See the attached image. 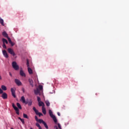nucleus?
Here are the masks:
<instances>
[{"instance_id":"c85d7f7f","label":"nucleus","mask_w":129,"mask_h":129,"mask_svg":"<svg viewBox=\"0 0 129 129\" xmlns=\"http://www.w3.org/2000/svg\"><path fill=\"white\" fill-rule=\"evenodd\" d=\"M36 126H37V127H38L39 128H40L41 127V125H40V124H39V123H36Z\"/></svg>"},{"instance_id":"f704fd0d","label":"nucleus","mask_w":129,"mask_h":129,"mask_svg":"<svg viewBox=\"0 0 129 129\" xmlns=\"http://www.w3.org/2000/svg\"><path fill=\"white\" fill-rule=\"evenodd\" d=\"M35 120H36V121H38L39 119L38 118V117L37 116H35Z\"/></svg>"},{"instance_id":"ea45409f","label":"nucleus","mask_w":129,"mask_h":129,"mask_svg":"<svg viewBox=\"0 0 129 129\" xmlns=\"http://www.w3.org/2000/svg\"><path fill=\"white\" fill-rule=\"evenodd\" d=\"M39 129H42V127H40V128H39Z\"/></svg>"},{"instance_id":"c756f323","label":"nucleus","mask_w":129,"mask_h":129,"mask_svg":"<svg viewBox=\"0 0 129 129\" xmlns=\"http://www.w3.org/2000/svg\"><path fill=\"white\" fill-rule=\"evenodd\" d=\"M27 66L28 68L30 67V64H29V59H27Z\"/></svg>"},{"instance_id":"7ed1b4c3","label":"nucleus","mask_w":129,"mask_h":129,"mask_svg":"<svg viewBox=\"0 0 129 129\" xmlns=\"http://www.w3.org/2000/svg\"><path fill=\"white\" fill-rule=\"evenodd\" d=\"M12 67L16 71H18L19 69H20V67L19 65H18V63H17V62L16 61L12 62Z\"/></svg>"},{"instance_id":"7c9ffc66","label":"nucleus","mask_w":129,"mask_h":129,"mask_svg":"<svg viewBox=\"0 0 129 129\" xmlns=\"http://www.w3.org/2000/svg\"><path fill=\"white\" fill-rule=\"evenodd\" d=\"M12 95L14 97V98H16V93H12Z\"/></svg>"},{"instance_id":"2eb2a0df","label":"nucleus","mask_w":129,"mask_h":129,"mask_svg":"<svg viewBox=\"0 0 129 129\" xmlns=\"http://www.w3.org/2000/svg\"><path fill=\"white\" fill-rule=\"evenodd\" d=\"M8 41L12 47L15 45V43L12 42V39H11V38H8Z\"/></svg>"},{"instance_id":"aec40b11","label":"nucleus","mask_w":129,"mask_h":129,"mask_svg":"<svg viewBox=\"0 0 129 129\" xmlns=\"http://www.w3.org/2000/svg\"><path fill=\"white\" fill-rule=\"evenodd\" d=\"M25 104H28L29 106H31V105H32V100H30L29 102H26Z\"/></svg>"},{"instance_id":"f8f14e48","label":"nucleus","mask_w":129,"mask_h":129,"mask_svg":"<svg viewBox=\"0 0 129 129\" xmlns=\"http://www.w3.org/2000/svg\"><path fill=\"white\" fill-rule=\"evenodd\" d=\"M2 97L3 98V99H7V98H8V94H7L6 93H3Z\"/></svg>"},{"instance_id":"c9c22d12","label":"nucleus","mask_w":129,"mask_h":129,"mask_svg":"<svg viewBox=\"0 0 129 129\" xmlns=\"http://www.w3.org/2000/svg\"><path fill=\"white\" fill-rule=\"evenodd\" d=\"M57 115H58V116H60V113L59 112H57Z\"/></svg>"},{"instance_id":"4be33fe9","label":"nucleus","mask_w":129,"mask_h":129,"mask_svg":"<svg viewBox=\"0 0 129 129\" xmlns=\"http://www.w3.org/2000/svg\"><path fill=\"white\" fill-rule=\"evenodd\" d=\"M17 105L18 107L19 108V109H22V106H21L20 103H17Z\"/></svg>"},{"instance_id":"0eeeda50","label":"nucleus","mask_w":129,"mask_h":129,"mask_svg":"<svg viewBox=\"0 0 129 129\" xmlns=\"http://www.w3.org/2000/svg\"><path fill=\"white\" fill-rule=\"evenodd\" d=\"M1 88H0V94L4 93V91H6V90H7V87L5 85H2Z\"/></svg>"},{"instance_id":"412c9836","label":"nucleus","mask_w":129,"mask_h":129,"mask_svg":"<svg viewBox=\"0 0 129 129\" xmlns=\"http://www.w3.org/2000/svg\"><path fill=\"white\" fill-rule=\"evenodd\" d=\"M20 120H21V122H22L23 124H25V119H22L21 117L18 118Z\"/></svg>"},{"instance_id":"2f4dec72","label":"nucleus","mask_w":129,"mask_h":129,"mask_svg":"<svg viewBox=\"0 0 129 129\" xmlns=\"http://www.w3.org/2000/svg\"><path fill=\"white\" fill-rule=\"evenodd\" d=\"M37 101H38V102H41V98L39 96H37Z\"/></svg>"},{"instance_id":"393cba45","label":"nucleus","mask_w":129,"mask_h":129,"mask_svg":"<svg viewBox=\"0 0 129 129\" xmlns=\"http://www.w3.org/2000/svg\"><path fill=\"white\" fill-rule=\"evenodd\" d=\"M23 117L24 118H29V117H28V115L25 113H23Z\"/></svg>"},{"instance_id":"473e14b6","label":"nucleus","mask_w":129,"mask_h":129,"mask_svg":"<svg viewBox=\"0 0 129 129\" xmlns=\"http://www.w3.org/2000/svg\"><path fill=\"white\" fill-rule=\"evenodd\" d=\"M3 47L4 48V49H7V46L6 45V44H3Z\"/></svg>"},{"instance_id":"f03ea898","label":"nucleus","mask_w":129,"mask_h":129,"mask_svg":"<svg viewBox=\"0 0 129 129\" xmlns=\"http://www.w3.org/2000/svg\"><path fill=\"white\" fill-rule=\"evenodd\" d=\"M49 114L55 123H57V118H56V116L53 114V112H52V110H49Z\"/></svg>"},{"instance_id":"dca6fc26","label":"nucleus","mask_w":129,"mask_h":129,"mask_svg":"<svg viewBox=\"0 0 129 129\" xmlns=\"http://www.w3.org/2000/svg\"><path fill=\"white\" fill-rule=\"evenodd\" d=\"M0 24H1V25L2 26H5V23H4V19H3L1 17H0Z\"/></svg>"},{"instance_id":"39448f33","label":"nucleus","mask_w":129,"mask_h":129,"mask_svg":"<svg viewBox=\"0 0 129 129\" xmlns=\"http://www.w3.org/2000/svg\"><path fill=\"white\" fill-rule=\"evenodd\" d=\"M12 106L14 108V109L15 110L16 113L19 115L20 114V110H19V108L15 105V104L14 103H12Z\"/></svg>"},{"instance_id":"a211bd4d","label":"nucleus","mask_w":129,"mask_h":129,"mask_svg":"<svg viewBox=\"0 0 129 129\" xmlns=\"http://www.w3.org/2000/svg\"><path fill=\"white\" fill-rule=\"evenodd\" d=\"M21 100L23 102V103H26L27 102H26V99H25V97L24 96L21 97Z\"/></svg>"},{"instance_id":"f3484780","label":"nucleus","mask_w":129,"mask_h":129,"mask_svg":"<svg viewBox=\"0 0 129 129\" xmlns=\"http://www.w3.org/2000/svg\"><path fill=\"white\" fill-rule=\"evenodd\" d=\"M2 41L3 44H8L9 42H8V40L6 39L5 38H2Z\"/></svg>"},{"instance_id":"1a4fd4ad","label":"nucleus","mask_w":129,"mask_h":129,"mask_svg":"<svg viewBox=\"0 0 129 129\" xmlns=\"http://www.w3.org/2000/svg\"><path fill=\"white\" fill-rule=\"evenodd\" d=\"M2 53L5 58H8L9 57V54H8V52H7V51H6V50H3L2 51Z\"/></svg>"},{"instance_id":"a878e982","label":"nucleus","mask_w":129,"mask_h":129,"mask_svg":"<svg viewBox=\"0 0 129 129\" xmlns=\"http://www.w3.org/2000/svg\"><path fill=\"white\" fill-rule=\"evenodd\" d=\"M29 82L32 86H34V84H33V80H29Z\"/></svg>"},{"instance_id":"e433bc0d","label":"nucleus","mask_w":129,"mask_h":129,"mask_svg":"<svg viewBox=\"0 0 129 129\" xmlns=\"http://www.w3.org/2000/svg\"><path fill=\"white\" fill-rule=\"evenodd\" d=\"M54 128H55V129H58V127L55 125V126H54Z\"/></svg>"},{"instance_id":"9d476101","label":"nucleus","mask_w":129,"mask_h":129,"mask_svg":"<svg viewBox=\"0 0 129 129\" xmlns=\"http://www.w3.org/2000/svg\"><path fill=\"white\" fill-rule=\"evenodd\" d=\"M2 35L3 36H4V37H5V38H7L8 40H9V35L8 34V33H7V32L6 31H3L2 32Z\"/></svg>"},{"instance_id":"f257e3e1","label":"nucleus","mask_w":129,"mask_h":129,"mask_svg":"<svg viewBox=\"0 0 129 129\" xmlns=\"http://www.w3.org/2000/svg\"><path fill=\"white\" fill-rule=\"evenodd\" d=\"M34 92L36 95H41V92H43V86L39 85L38 88L34 90Z\"/></svg>"},{"instance_id":"6e6552de","label":"nucleus","mask_w":129,"mask_h":129,"mask_svg":"<svg viewBox=\"0 0 129 129\" xmlns=\"http://www.w3.org/2000/svg\"><path fill=\"white\" fill-rule=\"evenodd\" d=\"M15 82L18 86H20V85H22V82H21V81L17 79H15Z\"/></svg>"},{"instance_id":"ddd939ff","label":"nucleus","mask_w":129,"mask_h":129,"mask_svg":"<svg viewBox=\"0 0 129 129\" xmlns=\"http://www.w3.org/2000/svg\"><path fill=\"white\" fill-rule=\"evenodd\" d=\"M38 104L39 106H42V107H45V104L42 101L38 102Z\"/></svg>"},{"instance_id":"423d86ee","label":"nucleus","mask_w":129,"mask_h":129,"mask_svg":"<svg viewBox=\"0 0 129 129\" xmlns=\"http://www.w3.org/2000/svg\"><path fill=\"white\" fill-rule=\"evenodd\" d=\"M8 53L9 54H11V55H12L13 56H16V53H15V51H14V49H12L11 48H9L8 49Z\"/></svg>"},{"instance_id":"9b49d317","label":"nucleus","mask_w":129,"mask_h":129,"mask_svg":"<svg viewBox=\"0 0 129 129\" xmlns=\"http://www.w3.org/2000/svg\"><path fill=\"white\" fill-rule=\"evenodd\" d=\"M20 74L22 77H26V74H25V72H24V71H23V70H20Z\"/></svg>"},{"instance_id":"72a5a7b5","label":"nucleus","mask_w":129,"mask_h":129,"mask_svg":"<svg viewBox=\"0 0 129 129\" xmlns=\"http://www.w3.org/2000/svg\"><path fill=\"white\" fill-rule=\"evenodd\" d=\"M57 125H58V127L59 128L62 129V128L61 127V125L60 124V123H58Z\"/></svg>"},{"instance_id":"20e7f679","label":"nucleus","mask_w":129,"mask_h":129,"mask_svg":"<svg viewBox=\"0 0 129 129\" xmlns=\"http://www.w3.org/2000/svg\"><path fill=\"white\" fill-rule=\"evenodd\" d=\"M38 122H39V123H43V124H44V125L45 127H46V128H47V129L48 128V125H47V123H46L45 121L43 120V119H39L38 121Z\"/></svg>"},{"instance_id":"b1692460","label":"nucleus","mask_w":129,"mask_h":129,"mask_svg":"<svg viewBox=\"0 0 129 129\" xmlns=\"http://www.w3.org/2000/svg\"><path fill=\"white\" fill-rule=\"evenodd\" d=\"M36 114L39 115V116H42V115H43V114L41 112H39V111L37 113H36Z\"/></svg>"},{"instance_id":"4c0bfd02","label":"nucleus","mask_w":129,"mask_h":129,"mask_svg":"<svg viewBox=\"0 0 129 129\" xmlns=\"http://www.w3.org/2000/svg\"><path fill=\"white\" fill-rule=\"evenodd\" d=\"M9 75H10L11 76V77H12V76H13V75H12V73H9Z\"/></svg>"},{"instance_id":"bb28decb","label":"nucleus","mask_w":129,"mask_h":129,"mask_svg":"<svg viewBox=\"0 0 129 129\" xmlns=\"http://www.w3.org/2000/svg\"><path fill=\"white\" fill-rule=\"evenodd\" d=\"M11 93H16V91L15 90V89H14V88H11Z\"/></svg>"},{"instance_id":"cd10ccee","label":"nucleus","mask_w":129,"mask_h":129,"mask_svg":"<svg viewBox=\"0 0 129 129\" xmlns=\"http://www.w3.org/2000/svg\"><path fill=\"white\" fill-rule=\"evenodd\" d=\"M33 110L35 111V113H37L39 111L36 109L35 107H33Z\"/></svg>"},{"instance_id":"4468645a","label":"nucleus","mask_w":129,"mask_h":129,"mask_svg":"<svg viewBox=\"0 0 129 129\" xmlns=\"http://www.w3.org/2000/svg\"><path fill=\"white\" fill-rule=\"evenodd\" d=\"M28 71L30 75L33 74V70L30 67L28 68Z\"/></svg>"},{"instance_id":"5701e85b","label":"nucleus","mask_w":129,"mask_h":129,"mask_svg":"<svg viewBox=\"0 0 129 129\" xmlns=\"http://www.w3.org/2000/svg\"><path fill=\"white\" fill-rule=\"evenodd\" d=\"M45 104H46L47 106H50V102L48 100L45 101Z\"/></svg>"},{"instance_id":"6ab92c4d","label":"nucleus","mask_w":129,"mask_h":129,"mask_svg":"<svg viewBox=\"0 0 129 129\" xmlns=\"http://www.w3.org/2000/svg\"><path fill=\"white\" fill-rule=\"evenodd\" d=\"M42 110L43 114H46V108H45V107H42Z\"/></svg>"},{"instance_id":"58836bf2","label":"nucleus","mask_w":129,"mask_h":129,"mask_svg":"<svg viewBox=\"0 0 129 129\" xmlns=\"http://www.w3.org/2000/svg\"><path fill=\"white\" fill-rule=\"evenodd\" d=\"M1 79H2V76H1L0 75V80H1Z\"/></svg>"}]
</instances>
